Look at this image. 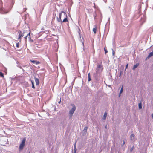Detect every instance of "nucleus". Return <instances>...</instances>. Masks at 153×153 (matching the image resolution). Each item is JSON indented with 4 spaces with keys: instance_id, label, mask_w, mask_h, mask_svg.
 <instances>
[{
    "instance_id": "nucleus-1",
    "label": "nucleus",
    "mask_w": 153,
    "mask_h": 153,
    "mask_svg": "<svg viewBox=\"0 0 153 153\" xmlns=\"http://www.w3.org/2000/svg\"><path fill=\"white\" fill-rule=\"evenodd\" d=\"M62 13H63V15L62 16H64V19L62 21L61 20V17H62V13H59V18L57 17V21L59 22H60L61 24L62 25V23L63 22H68V16L65 13V12L62 11Z\"/></svg>"
},
{
    "instance_id": "nucleus-2",
    "label": "nucleus",
    "mask_w": 153,
    "mask_h": 153,
    "mask_svg": "<svg viewBox=\"0 0 153 153\" xmlns=\"http://www.w3.org/2000/svg\"><path fill=\"white\" fill-rule=\"evenodd\" d=\"M103 69V66L102 62H101L97 64V67L96 69V72L97 73H98L102 71Z\"/></svg>"
},
{
    "instance_id": "nucleus-3",
    "label": "nucleus",
    "mask_w": 153,
    "mask_h": 153,
    "mask_svg": "<svg viewBox=\"0 0 153 153\" xmlns=\"http://www.w3.org/2000/svg\"><path fill=\"white\" fill-rule=\"evenodd\" d=\"M17 32L19 34L18 39L19 40L20 42H21V38L24 36L25 34L27 33V32L25 30H24L23 32H22L20 30H18Z\"/></svg>"
},
{
    "instance_id": "nucleus-4",
    "label": "nucleus",
    "mask_w": 153,
    "mask_h": 153,
    "mask_svg": "<svg viewBox=\"0 0 153 153\" xmlns=\"http://www.w3.org/2000/svg\"><path fill=\"white\" fill-rule=\"evenodd\" d=\"M26 141L25 138H23L20 144L19 148V149L20 150H22L23 149L24 146L25 145V143Z\"/></svg>"
},
{
    "instance_id": "nucleus-5",
    "label": "nucleus",
    "mask_w": 153,
    "mask_h": 153,
    "mask_svg": "<svg viewBox=\"0 0 153 153\" xmlns=\"http://www.w3.org/2000/svg\"><path fill=\"white\" fill-rule=\"evenodd\" d=\"M76 109V107L74 105L72 108L69 111V115H70L71 117H72L73 114L74 113Z\"/></svg>"
},
{
    "instance_id": "nucleus-6",
    "label": "nucleus",
    "mask_w": 153,
    "mask_h": 153,
    "mask_svg": "<svg viewBox=\"0 0 153 153\" xmlns=\"http://www.w3.org/2000/svg\"><path fill=\"white\" fill-rule=\"evenodd\" d=\"M30 61L31 62H32L34 64H36V65H38L41 63V62H39V61H37V60H30Z\"/></svg>"
},
{
    "instance_id": "nucleus-7",
    "label": "nucleus",
    "mask_w": 153,
    "mask_h": 153,
    "mask_svg": "<svg viewBox=\"0 0 153 153\" xmlns=\"http://www.w3.org/2000/svg\"><path fill=\"white\" fill-rule=\"evenodd\" d=\"M35 81L36 82V85H38L39 84V81L38 79L37 78L35 77Z\"/></svg>"
},
{
    "instance_id": "nucleus-8",
    "label": "nucleus",
    "mask_w": 153,
    "mask_h": 153,
    "mask_svg": "<svg viewBox=\"0 0 153 153\" xmlns=\"http://www.w3.org/2000/svg\"><path fill=\"white\" fill-rule=\"evenodd\" d=\"M139 63H137L134 66H133L132 69L133 70H134L136 68H137L139 65Z\"/></svg>"
},
{
    "instance_id": "nucleus-9",
    "label": "nucleus",
    "mask_w": 153,
    "mask_h": 153,
    "mask_svg": "<svg viewBox=\"0 0 153 153\" xmlns=\"http://www.w3.org/2000/svg\"><path fill=\"white\" fill-rule=\"evenodd\" d=\"M76 142L75 143L74 145V153H76V152L77 150L76 148Z\"/></svg>"
},
{
    "instance_id": "nucleus-10",
    "label": "nucleus",
    "mask_w": 153,
    "mask_h": 153,
    "mask_svg": "<svg viewBox=\"0 0 153 153\" xmlns=\"http://www.w3.org/2000/svg\"><path fill=\"white\" fill-rule=\"evenodd\" d=\"M123 85L122 86V87L121 88L120 92V94H119V96H120V94L122 93L123 91Z\"/></svg>"
},
{
    "instance_id": "nucleus-11",
    "label": "nucleus",
    "mask_w": 153,
    "mask_h": 153,
    "mask_svg": "<svg viewBox=\"0 0 153 153\" xmlns=\"http://www.w3.org/2000/svg\"><path fill=\"white\" fill-rule=\"evenodd\" d=\"M93 31L94 32V34H95L96 33L97 31V27L95 26V28H94L93 29Z\"/></svg>"
},
{
    "instance_id": "nucleus-12",
    "label": "nucleus",
    "mask_w": 153,
    "mask_h": 153,
    "mask_svg": "<svg viewBox=\"0 0 153 153\" xmlns=\"http://www.w3.org/2000/svg\"><path fill=\"white\" fill-rule=\"evenodd\" d=\"M107 115V113L106 112H105L103 117V119L104 120H105L106 119V116Z\"/></svg>"
},
{
    "instance_id": "nucleus-13",
    "label": "nucleus",
    "mask_w": 153,
    "mask_h": 153,
    "mask_svg": "<svg viewBox=\"0 0 153 153\" xmlns=\"http://www.w3.org/2000/svg\"><path fill=\"white\" fill-rule=\"evenodd\" d=\"M31 83L32 84V88L34 89H35V87L34 86V81H33L31 80Z\"/></svg>"
},
{
    "instance_id": "nucleus-14",
    "label": "nucleus",
    "mask_w": 153,
    "mask_h": 153,
    "mask_svg": "<svg viewBox=\"0 0 153 153\" xmlns=\"http://www.w3.org/2000/svg\"><path fill=\"white\" fill-rule=\"evenodd\" d=\"M134 136V135L133 134H132L130 136V138L131 140H132Z\"/></svg>"
},
{
    "instance_id": "nucleus-15",
    "label": "nucleus",
    "mask_w": 153,
    "mask_h": 153,
    "mask_svg": "<svg viewBox=\"0 0 153 153\" xmlns=\"http://www.w3.org/2000/svg\"><path fill=\"white\" fill-rule=\"evenodd\" d=\"M138 106L139 109H141L142 108V104L141 103H139Z\"/></svg>"
},
{
    "instance_id": "nucleus-16",
    "label": "nucleus",
    "mask_w": 153,
    "mask_h": 153,
    "mask_svg": "<svg viewBox=\"0 0 153 153\" xmlns=\"http://www.w3.org/2000/svg\"><path fill=\"white\" fill-rule=\"evenodd\" d=\"M153 56V52H151L150 53L148 57H150L152 56Z\"/></svg>"
},
{
    "instance_id": "nucleus-17",
    "label": "nucleus",
    "mask_w": 153,
    "mask_h": 153,
    "mask_svg": "<svg viewBox=\"0 0 153 153\" xmlns=\"http://www.w3.org/2000/svg\"><path fill=\"white\" fill-rule=\"evenodd\" d=\"M104 50L105 52V54H106L108 52V51L107 50L106 47L104 48Z\"/></svg>"
},
{
    "instance_id": "nucleus-18",
    "label": "nucleus",
    "mask_w": 153,
    "mask_h": 153,
    "mask_svg": "<svg viewBox=\"0 0 153 153\" xmlns=\"http://www.w3.org/2000/svg\"><path fill=\"white\" fill-rule=\"evenodd\" d=\"M0 76H1L3 78H4V75L1 72H0Z\"/></svg>"
},
{
    "instance_id": "nucleus-19",
    "label": "nucleus",
    "mask_w": 153,
    "mask_h": 153,
    "mask_svg": "<svg viewBox=\"0 0 153 153\" xmlns=\"http://www.w3.org/2000/svg\"><path fill=\"white\" fill-rule=\"evenodd\" d=\"M27 35L26 36L24 37V38L25 39H27V37H28V35H29V33H27Z\"/></svg>"
},
{
    "instance_id": "nucleus-20",
    "label": "nucleus",
    "mask_w": 153,
    "mask_h": 153,
    "mask_svg": "<svg viewBox=\"0 0 153 153\" xmlns=\"http://www.w3.org/2000/svg\"><path fill=\"white\" fill-rule=\"evenodd\" d=\"M87 129H88V127L87 126H86L84 128V130L86 132Z\"/></svg>"
},
{
    "instance_id": "nucleus-21",
    "label": "nucleus",
    "mask_w": 153,
    "mask_h": 153,
    "mask_svg": "<svg viewBox=\"0 0 153 153\" xmlns=\"http://www.w3.org/2000/svg\"><path fill=\"white\" fill-rule=\"evenodd\" d=\"M88 81H90L91 80V78H90V74L89 73L88 74Z\"/></svg>"
},
{
    "instance_id": "nucleus-22",
    "label": "nucleus",
    "mask_w": 153,
    "mask_h": 153,
    "mask_svg": "<svg viewBox=\"0 0 153 153\" xmlns=\"http://www.w3.org/2000/svg\"><path fill=\"white\" fill-rule=\"evenodd\" d=\"M28 33L29 34V35H28V37L29 38L30 40L31 39V37H30V32H29Z\"/></svg>"
},
{
    "instance_id": "nucleus-23",
    "label": "nucleus",
    "mask_w": 153,
    "mask_h": 153,
    "mask_svg": "<svg viewBox=\"0 0 153 153\" xmlns=\"http://www.w3.org/2000/svg\"><path fill=\"white\" fill-rule=\"evenodd\" d=\"M16 47H17L18 48L19 47V43H16Z\"/></svg>"
},
{
    "instance_id": "nucleus-24",
    "label": "nucleus",
    "mask_w": 153,
    "mask_h": 153,
    "mask_svg": "<svg viewBox=\"0 0 153 153\" xmlns=\"http://www.w3.org/2000/svg\"><path fill=\"white\" fill-rule=\"evenodd\" d=\"M128 67V64H127V65H126V70L127 68Z\"/></svg>"
},
{
    "instance_id": "nucleus-25",
    "label": "nucleus",
    "mask_w": 153,
    "mask_h": 153,
    "mask_svg": "<svg viewBox=\"0 0 153 153\" xmlns=\"http://www.w3.org/2000/svg\"><path fill=\"white\" fill-rule=\"evenodd\" d=\"M125 144V142L124 140V141H123V145H124V144Z\"/></svg>"
},
{
    "instance_id": "nucleus-26",
    "label": "nucleus",
    "mask_w": 153,
    "mask_h": 153,
    "mask_svg": "<svg viewBox=\"0 0 153 153\" xmlns=\"http://www.w3.org/2000/svg\"><path fill=\"white\" fill-rule=\"evenodd\" d=\"M61 102V99H60V101L58 103L59 104H60Z\"/></svg>"
},
{
    "instance_id": "nucleus-27",
    "label": "nucleus",
    "mask_w": 153,
    "mask_h": 153,
    "mask_svg": "<svg viewBox=\"0 0 153 153\" xmlns=\"http://www.w3.org/2000/svg\"><path fill=\"white\" fill-rule=\"evenodd\" d=\"M152 118L153 119V114H152Z\"/></svg>"
},
{
    "instance_id": "nucleus-28",
    "label": "nucleus",
    "mask_w": 153,
    "mask_h": 153,
    "mask_svg": "<svg viewBox=\"0 0 153 153\" xmlns=\"http://www.w3.org/2000/svg\"><path fill=\"white\" fill-rule=\"evenodd\" d=\"M113 54L114 55V52H113Z\"/></svg>"
}]
</instances>
